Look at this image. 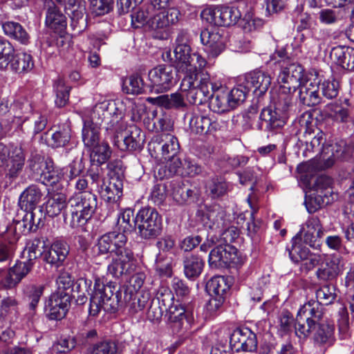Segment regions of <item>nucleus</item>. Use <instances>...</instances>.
Instances as JSON below:
<instances>
[{"label":"nucleus","mask_w":354,"mask_h":354,"mask_svg":"<svg viewBox=\"0 0 354 354\" xmlns=\"http://www.w3.org/2000/svg\"><path fill=\"white\" fill-rule=\"evenodd\" d=\"M68 200L64 194L55 193L46 201V212L50 217H55L61 213L64 218V212L68 209Z\"/></svg>","instance_id":"7c9ffc66"},{"label":"nucleus","mask_w":354,"mask_h":354,"mask_svg":"<svg viewBox=\"0 0 354 354\" xmlns=\"http://www.w3.org/2000/svg\"><path fill=\"white\" fill-rule=\"evenodd\" d=\"M202 170V167L194 160H192L189 158H185L183 160L180 176L193 177L201 174Z\"/></svg>","instance_id":"338daca9"},{"label":"nucleus","mask_w":354,"mask_h":354,"mask_svg":"<svg viewBox=\"0 0 354 354\" xmlns=\"http://www.w3.org/2000/svg\"><path fill=\"white\" fill-rule=\"evenodd\" d=\"M35 263L29 259L24 261H17L11 268V272L14 273V276L20 282L27 274L31 271Z\"/></svg>","instance_id":"e2e57ef3"},{"label":"nucleus","mask_w":354,"mask_h":354,"mask_svg":"<svg viewBox=\"0 0 354 354\" xmlns=\"http://www.w3.org/2000/svg\"><path fill=\"white\" fill-rule=\"evenodd\" d=\"M308 83H301L298 88V99L301 104L307 106H315L322 102V97L319 95L320 77L319 72L316 70V75Z\"/></svg>","instance_id":"6ab92c4d"},{"label":"nucleus","mask_w":354,"mask_h":354,"mask_svg":"<svg viewBox=\"0 0 354 354\" xmlns=\"http://www.w3.org/2000/svg\"><path fill=\"white\" fill-rule=\"evenodd\" d=\"M249 91H253L257 95H262L266 93L271 85V77L266 72L254 70L246 73L241 78Z\"/></svg>","instance_id":"aec40b11"},{"label":"nucleus","mask_w":354,"mask_h":354,"mask_svg":"<svg viewBox=\"0 0 354 354\" xmlns=\"http://www.w3.org/2000/svg\"><path fill=\"white\" fill-rule=\"evenodd\" d=\"M43 247V241L40 239L35 238L27 243L24 255L27 253L26 259L35 263V260L42 254Z\"/></svg>","instance_id":"4d7b16f0"},{"label":"nucleus","mask_w":354,"mask_h":354,"mask_svg":"<svg viewBox=\"0 0 354 354\" xmlns=\"http://www.w3.org/2000/svg\"><path fill=\"white\" fill-rule=\"evenodd\" d=\"M10 66V68L17 73H27L33 69L35 63L30 54L19 53L15 55Z\"/></svg>","instance_id":"c9c22d12"},{"label":"nucleus","mask_w":354,"mask_h":354,"mask_svg":"<svg viewBox=\"0 0 354 354\" xmlns=\"http://www.w3.org/2000/svg\"><path fill=\"white\" fill-rule=\"evenodd\" d=\"M2 29L6 35L21 44L30 43V36L24 26L18 22L8 21L2 23Z\"/></svg>","instance_id":"c85d7f7f"},{"label":"nucleus","mask_w":354,"mask_h":354,"mask_svg":"<svg viewBox=\"0 0 354 354\" xmlns=\"http://www.w3.org/2000/svg\"><path fill=\"white\" fill-rule=\"evenodd\" d=\"M136 223L139 236L142 239H153L162 232V216L153 207L141 208L136 214Z\"/></svg>","instance_id":"1a4fd4ad"},{"label":"nucleus","mask_w":354,"mask_h":354,"mask_svg":"<svg viewBox=\"0 0 354 354\" xmlns=\"http://www.w3.org/2000/svg\"><path fill=\"white\" fill-rule=\"evenodd\" d=\"M45 5L48 6L45 20L46 26L55 32L63 34L67 26L66 17L53 1H45Z\"/></svg>","instance_id":"b1692460"},{"label":"nucleus","mask_w":354,"mask_h":354,"mask_svg":"<svg viewBox=\"0 0 354 354\" xmlns=\"http://www.w3.org/2000/svg\"><path fill=\"white\" fill-rule=\"evenodd\" d=\"M225 122L214 115H197L192 113L189 120L190 131L195 134L214 135L224 127Z\"/></svg>","instance_id":"dca6fc26"},{"label":"nucleus","mask_w":354,"mask_h":354,"mask_svg":"<svg viewBox=\"0 0 354 354\" xmlns=\"http://www.w3.org/2000/svg\"><path fill=\"white\" fill-rule=\"evenodd\" d=\"M179 149L177 138L167 133L154 135L148 144V150L151 156L156 158L161 156L165 160L170 159L178 153Z\"/></svg>","instance_id":"f8f14e48"},{"label":"nucleus","mask_w":354,"mask_h":354,"mask_svg":"<svg viewBox=\"0 0 354 354\" xmlns=\"http://www.w3.org/2000/svg\"><path fill=\"white\" fill-rule=\"evenodd\" d=\"M315 326L314 321L304 317L298 311L295 319V334L299 338H306L315 328Z\"/></svg>","instance_id":"a18cd8bd"},{"label":"nucleus","mask_w":354,"mask_h":354,"mask_svg":"<svg viewBox=\"0 0 354 354\" xmlns=\"http://www.w3.org/2000/svg\"><path fill=\"white\" fill-rule=\"evenodd\" d=\"M22 221H13L9 225H14L16 228L19 226L23 227L22 233L27 234L31 232H35L39 227L42 222L41 217L36 218V214L32 210L26 211Z\"/></svg>","instance_id":"58836bf2"},{"label":"nucleus","mask_w":354,"mask_h":354,"mask_svg":"<svg viewBox=\"0 0 354 354\" xmlns=\"http://www.w3.org/2000/svg\"><path fill=\"white\" fill-rule=\"evenodd\" d=\"M19 236L20 234L16 232L14 225H8L6 230L0 234V263L12 260Z\"/></svg>","instance_id":"412c9836"},{"label":"nucleus","mask_w":354,"mask_h":354,"mask_svg":"<svg viewBox=\"0 0 354 354\" xmlns=\"http://www.w3.org/2000/svg\"><path fill=\"white\" fill-rule=\"evenodd\" d=\"M227 189V183L222 178H212L207 184V191L212 198H218L225 195Z\"/></svg>","instance_id":"3c124183"},{"label":"nucleus","mask_w":354,"mask_h":354,"mask_svg":"<svg viewBox=\"0 0 354 354\" xmlns=\"http://www.w3.org/2000/svg\"><path fill=\"white\" fill-rule=\"evenodd\" d=\"M322 95L328 100H332L337 97L339 91V83L335 80H325L323 82L320 80L319 85Z\"/></svg>","instance_id":"5fc2aeb1"},{"label":"nucleus","mask_w":354,"mask_h":354,"mask_svg":"<svg viewBox=\"0 0 354 354\" xmlns=\"http://www.w3.org/2000/svg\"><path fill=\"white\" fill-rule=\"evenodd\" d=\"M318 328L314 334V341L319 346L328 348L335 342V325L332 321L326 320L317 324Z\"/></svg>","instance_id":"a878e982"},{"label":"nucleus","mask_w":354,"mask_h":354,"mask_svg":"<svg viewBox=\"0 0 354 354\" xmlns=\"http://www.w3.org/2000/svg\"><path fill=\"white\" fill-rule=\"evenodd\" d=\"M230 344L235 353H257L258 339L256 333L249 328H236L232 333Z\"/></svg>","instance_id":"2eb2a0df"},{"label":"nucleus","mask_w":354,"mask_h":354,"mask_svg":"<svg viewBox=\"0 0 354 354\" xmlns=\"http://www.w3.org/2000/svg\"><path fill=\"white\" fill-rule=\"evenodd\" d=\"M151 92L165 93L176 83V71L170 66L159 65L149 71L148 73Z\"/></svg>","instance_id":"ddd939ff"},{"label":"nucleus","mask_w":354,"mask_h":354,"mask_svg":"<svg viewBox=\"0 0 354 354\" xmlns=\"http://www.w3.org/2000/svg\"><path fill=\"white\" fill-rule=\"evenodd\" d=\"M53 89L56 96V106L59 108L64 106L68 101L71 86H67L65 81L59 77L54 82Z\"/></svg>","instance_id":"49530a36"},{"label":"nucleus","mask_w":354,"mask_h":354,"mask_svg":"<svg viewBox=\"0 0 354 354\" xmlns=\"http://www.w3.org/2000/svg\"><path fill=\"white\" fill-rule=\"evenodd\" d=\"M117 346L113 342L102 341L88 346L86 354H115Z\"/></svg>","instance_id":"864d4df0"},{"label":"nucleus","mask_w":354,"mask_h":354,"mask_svg":"<svg viewBox=\"0 0 354 354\" xmlns=\"http://www.w3.org/2000/svg\"><path fill=\"white\" fill-rule=\"evenodd\" d=\"M44 312L49 319L60 320L66 316L68 310L66 308L45 302Z\"/></svg>","instance_id":"774afa93"},{"label":"nucleus","mask_w":354,"mask_h":354,"mask_svg":"<svg viewBox=\"0 0 354 354\" xmlns=\"http://www.w3.org/2000/svg\"><path fill=\"white\" fill-rule=\"evenodd\" d=\"M71 295L69 292H64L63 289L56 290L50 295L46 302L59 306L68 310L71 305Z\"/></svg>","instance_id":"6e6d98bb"},{"label":"nucleus","mask_w":354,"mask_h":354,"mask_svg":"<svg viewBox=\"0 0 354 354\" xmlns=\"http://www.w3.org/2000/svg\"><path fill=\"white\" fill-rule=\"evenodd\" d=\"M336 297V288L330 284L324 285L316 291V301L322 305H329L333 303Z\"/></svg>","instance_id":"603ef678"},{"label":"nucleus","mask_w":354,"mask_h":354,"mask_svg":"<svg viewBox=\"0 0 354 354\" xmlns=\"http://www.w3.org/2000/svg\"><path fill=\"white\" fill-rule=\"evenodd\" d=\"M221 87L220 81L213 82L208 73L185 75L180 83V90L187 92V100L192 104L201 105L210 98V91Z\"/></svg>","instance_id":"39448f33"},{"label":"nucleus","mask_w":354,"mask_h":354,"mask_svg":"<svg viewBox=\"0 0 354 354\" xmlns=\"http://www.w3.org/2000/svg\"><path fill=\"white\" fill-rule=\"evenodd\" d=\"M243 1H239L236 6H220L205 9L201 12V17L211 25L217 26H230L234 25L245 15L248 14V9L243 10Z\"/></svg>","instance_id":"6e6552de"},{"label":"nucleus","mask_w":354,"mask_h":354,"mask_svg":"<svg viewBox=\"0 0 354 354\" xmlns=\"http://www.w3.org/2000/svg\"><path fill=\"white\" fill-rule=\"evenodd\" d=\"M263 108L259 115V122L257 124L259 130L272 131L281 128L286 124L288 113L292 108L287 111H282L276 109Z\"/></svg>","instance_id":"a211bd4d"},{"label":"nucleus","mask_w":354,"mask_h":354,"mask_svg":"<svg viewBox=\"0 0 354 354\" xmlns=\"http://www.w3.org/2000/svg\"><path fill=\"white\" fill-rule=\"evenodd\" d=\"M154 268L156 273L162 277H169L172 274L171 261L159 254L156 259Z\"/></svg>","instance_id":"bf43d9fd"},{"label":"nucleus","mask_w":354,"mask_h":354,"mask_svg":"<svg viewBox=\"0 0 354 354\" xmlns=\"http://www.w3.org/2000/svg\"><path fill=\"white\" fill-rule=\"evenodd\" d=\"M238 262L237 249L231 245L220 244L209 254L208 263L212 268H225Z\"/></svg>","instance_id":"f3484780"},{"label":"nucleus","mask_w":354,"mask_h":354,"mask_svg":"<svg viewBox=\"0 0 354 354\" xmlns=\"http://www.w3.org/2000/svg\"><path fill=\"white\" fill-rule=\"evenodd\" d=\"M50 163V161L48 162L40 155H31L28 160V167L31 171L32 178L37 180L44 170L48 169V166Z\"/></svg>","instance_id":"c03bdc74"},{"label":"nucleus","mask_w":354,"mask_h":354,"mask_svg":"<svg viewBox=\"0 0 354 354\" xmlns=\"http://www.w3.org/2000/svg\"><path fill=\"white\" fill-rule=\"evenodd\" d=\"M250 91L246 88L245 84L242 82L240 78L239 82L230 91L226 89L228 100L231 109H234L241 105L246 99L247 95Z\"/></svg>","instance_id":"ea45409f"},{"label":"nucleus","mask_w":354,"mask_h":354,"mask_svg":"<svg viewBox=\"0 0 354 354\" xmlns=\"http://www.w3.org/2000/svg\"><path fill=\"white\" fill-rule=\"evenodd\" d=\"M349 13L348 8L322 9L319 13V21L324 24H334L346 19Z\"/></svg>","instance_id":"f704fd0d"},{"label":"nucleus","mask_w":354,"mask_h":354,"mask_svg":"<svg viewBox=\"0 0 354 354\" xmlns=\"http://www.w3.org/2000/svg\"><path fill=\"white\" fill-rule=\"evenodd\" d=\"M116 227L120 231L119 233L129 234L134 231L137 225L133 212L131 209H127L118 215Z\"/></svg>","instance_id":"e433bc0d"},{"label":"nucleus","mask_w":354,"mask_h":354,"mask_svg":"<svg viewBox=\"0 0 354 354\" xmlns=\"http://www.w3.org/2000/svg\"><path fill=\"white\" fill-rule=\"evenodd\" d=\"M341 257L337 254L324 256L322 263L316 271V277L324 282L335 279L340 273Z\"/></svg>","instance_id":"4be33fe9"},{"label":"nucleus","mask_w":354,"mask_h":354,"mask_svg":"<svg viewBox=\"0 0 354 354\" xmlns=\"http://www.w3.org/2000/svg\"><path fill=\"white\" fill-rule=\"evenodd\" d=\"M42 194L35 185L28 186L20 195L19 204L26 211L33 210L39 203Z\"/></svg>","instance_id":"473e14b6"},{"label":"nucleus","mask_w":354,"mask_h":354,"mask_svg":"<svg viewBox=\"0 0 354 354\" xmlns=\"http://www.w3.org/2000/svg\"><path fill=\"white\" fill-rule=\"evenodd\" d=\"M323 306L317 301L311 300L300 308L299 312L304 317L314 321V324L317 325L318 323L326 321L322 320L324 315Z\"/></svg>","instance_id":"4c0bfd02"},{"label":"nucleus","mask_w":354,"mask_h":354,"mask_svg":"<svg viewBox=\"0 0 354 354\" xmlns=\"http://www.w3.org/2000/svg\"><path fill=\"white\" fill-rule=\"evenodd\" d=\"M183 272L189 280H195L203 272L205 261L198 254H187L183 257Z\"/></svg>","instance_id":"cd10ccee"},{"label":"nucleus","mask_w":354,"mask_h":354,"mask_svg":"<svg viewBox=\"0 0 354 354\" xmlns=\"http://www.w3.org/2000/svg\"><path fill=\"white\" fill-rule=\"evenodd\" d=\"M29 120L33 124V128L31 132L32 137L35 136L37 134L44 130L48 124V118L46 115L37 112L32 113L29 118Z\"/></svg>","instance_id":"69168bd1"},{"label":"nucleus","mask_w":354,"mask_h":354,"mask_svg":"<svg viewBox=\"0 0 354 354\" xmlns=\"http://www.w3.org/2000/svg\"><path fill=\"white\" fill-rule=\"evenodd\" d=\"M187 39L186 32L179 33L176 39V46L174 51L176 68L183 76L198 73L197 68L203 71L207 64L205 58L197 53H192L190 46L186 42Z\"/></svg>","instance_id":"0eeeda50"},{"label":"nucleus","mask_w":354,"mask_h":354,"mask_svg":"<svg viewBox=\"0 0 354 354\" xmlns=\"http://www.w3.org/2000/svg\"><path fill=\"white\" fill-rule=\"evenodd\" d=\"M71 138L70 129L59 128L51 135L50 138L47 141V145L52 148L64 147L69 143Z\"/></svg>","instance_id":"09e8293b"},{"label":"nucleus","mask_w":354,"mask_h":354,"mask_svg":"<svg viewBox=\"0 0 354 354\" xmlns=\"http://www.w3.org/2000/svg\"><path fill=\"white\" fill-rule=\"evenodd\" d=\"M167 322L173 330L179 333L187 331L192 327L194 317L192 311L186 309L178 300L166 310Z\"/></svg>","instance_id":"4468645a"},{"label":"nucleus","mask_w":354,"mask_h":354,"mask_svg":"<svg viewBox=\"0 0 354 354\" xmlns=\"http://www.w3.org/2000/svg\"><path fill=\"white\" fill-rule=\"evenodd\" d=\"M200 38L209 58H216L225 48V39L218 32L204 30L201 31Z\"/></svg>","instance_id":"5701e85b"},{"label":"nucleus","mask_w":354,"mask_h":354,"mask_svg":"<svg viewBox=\"0 0 354 354\" xmlns=\"http://www.w3.org/2000/svg\"><path fill=\"white\" fill-rule=\"evenodd\" d=\"M147 101L166 109H179L186 106L183 96L178 92L169 95L164 94L156 97H149Z\"/></svg>","instance_id":"bb28decb"},{"label":"nucleus","mask_w":354,"mask_h":354,"mask_svg":"<svg viewBox=\"0 0 354 354\" xmlns=\"http://www.w3.org/2000/svg\"><path fill=\"white\" fill-rule=\"evenodd\" d=\"M231 285L227 278L223 276H215L209 280L206 284V290L210 297H223L226 298Z\"/></svg>","instance_id":"72a5a7b5"},{"label":"nucleus","mask_w":354,"mask_h":354,"mask_svg":"<svg viewBox=\"0 0 354 354\" xmlns=\"http://www.w3.org/2000/svg\"><path fill=\"white\" fill-rule=\"evenodd\" d=\"M315 75L316 69L306 71L295 61L280 69L277 77L279 86L271 92V100L276 109L287 111L292 108L294 94L301 84L308 83Z\"/></svg>","instance_id":"20e7f679"},{"label":"nucleus","mask_w":354,"mask_h":354,"mask_svg":"<svg viewBox=\"0 0 354 354\" xmlns=\"http://www.w3.org/2000/svg\"><path fill=\"white\" fill-rule=\"evenodd\" d=\"M270 62L274 64L278 65L279 70L283 66L295 62L294 59L283 47L277 48L275 51L270 55Z\"/></svg>","instance_id":"13d9d810"},{"label":"nucleus","mask_w":354,"mask_h":354,"mask_svg":"<svg viewBox=\"0 0 354 354\" xmlns=\"http://www.w3.org/2000/svg\"><path fill=\"white\" fill-rule=\"evenodd\" d=\"M156 299L157 300V304L165 311L176 304L172 292L169 288L164 287L158 290Z\"/></svg>","instance_id":"052dcab7"},{"label":"nucleus","mask_w":354,"mask_h":354,"mask_svg":"<svg viewBox=\"0 0 354 354\" xmlns=\"http://www.w3.org/2000/svg\"><path fill=\"white\" fill-rule=\"evenodd\" d=\"M124 118L117 127H113L114 135L112 142L121 151H140L144 147L145 134L136 125L129 126L124 133L118 130L124 127Z\"/></svg>","instance_id":"9d476101"},{"label":"nucleus","mask_w":354,"mask_h":354,"mask_svg":"<svg viewBox=\"0 0 354 354\" xmlns=\"http://www.w3.org/2000/svg\"><path fill=\"white\" fill-rule=\"evenodd\" d=\"M125 106L122 102L104 99L97 102L91 113V120H85L82 128V141L86 147L100 142V126L103 122L106 129L113 130L124 118Z\"/></svg>","instance_id":"7ed1b4c3"},{"label":"nucleus","mask_w":354,"mask_h":354,"mask_svg":"<svg viewBox=\"0 0 354 354\" xmlns=\"http://www.w3.org/2000/svg\"><path fill=\"white\" fill-rule=\"evenodd\" d=\"M114 0H91V12L96 16L109 13L113 8Z\"/></svg>","instance_id":"0e129e2a"},{"label":"nucleus","mask_w":354,"mask_h":354,"mask_svg":"<svg viewBox=\"0 0 354 354\" xmlns=\"http://www.w3.org/2000/svg\"><path fill=\"white\" fill-rule=\"evenodd\" d=\"M151 11L150 8L147 6L146 9L142 8L132 13L131 15L132 26L135 28H139L142 27L147 23L151 24V19L152 16L150 14Z\"/></svg>","instance_id":"680f3d73"},{"label":"nucleus","mask_w":354,"mask_h":354,"mask_svg":"<svg viewBox=\"0 0 354 354\" xmlns=\"http://www.w3.org/2000/svg\"><path fill=\"white\" fill-rule=\"evenodd\" d=\"M173 198L180 205L194 202L197 198V191L192 189L183 181L176 182L172 185Z\"/></svg>","instance_id":"c756f323"},{"label":"nucleus","mask_w":354,"mask_h":354,"mask_svg":"<svg viewBox=\"0 0 354 354\" xmlns=\"http://www.w3.org/2000/svg\"><path fill=\"white\" fill-rule=\"evenodd\" d=\"M332 179L326 176L317 178L310 189V194L306 196L305 205L310 214L315 212L324 205L330 203Z\"/></svg>","instance_id":"9b49d317"},{"label":"nucleus","mask_w":354,"mask_h":354,"mask_svg":"<svg viewBox=\"0 0 354 354\" xmlns=\"http://www.w3.org/2000/svg\"><path fill=\"white\" fill-rule=\"evenodd\" d=\"M69 253V246L66 241H55L46 251L43 253L45 262L55 267H59Z\"/></svg>","instance_id":"393cba45"},{"label":"nucleus","mask_w":354,"mask_h":354,"mask_svg":"<svg viewBox=\"0 0 354 354\" xmlns=\"http://www.w3.org/2000/svg\"><path fill=\"white\" fill-rule=\"evenodd\" d=\"M122 88L128 94H141L145 91L144 81L140 75H132L124 81Z\"/></svg>","instance_id":"8fccbe9b"},{"label":"nucleus","mask_w":354,"mask_h":354,"mask_svg":"<svg viewBox=\"0 0 354 354\" xmlns=\"http://www.w3.org/2000/svg\"><path fill=\"white\" fill-rule=\"evenodd\" d=\"M91 162L97 165H102L107 162L112 153V151L106 142H99L91 147Z\"/></svg>","instance_id":"79ce46f5"},{"label":"nucleus","mask_w":354,"mask_h":354,"mask_svg":"<svg viewBox=\"0 0 354 354\" xmlns=\"http://www.w3.org/2000/svg\"><path fill=\"white\" fill-rule=\"evenodd\" d=\"M97 207V196L91 192H80L68 199L64 212V222L72 228L84 225L91 218Z\"/></svg>","instance_id":"423d86ee"},{"label":"nucleus","mask_w":354,"mask_h":354,"mask_svg":"<svg viewBox=\"0 0 354 354\" xmlns=\"http://www.w3.org/2000/svg\"><path fill=\"white\" fill-rule=\"evenodd\" d=\"M15 55L12 44L7 39H0V70H5L10 65Z\"/></svg>","instance_id":"de8ad7c7"},{"label":"nucleus","mask_w":354,"mask_h":354,"mask_svg":"<svg viewBox=\"0 0 354 354\" xmlns=\"http://www.w3.org/2000/svg\"><path fill=\"white\" fill-rule=\"evenodd\" d=\"M210 97L209 106L212 111L224 113L232 110L226 93V88L223 87L222 84L219 88L210 91Z\"/></svg>","instance_id":"2f4dec72"},{"label":"nucleus","mask_w":354,"mask_h":354,"mask_svg":"<svg viewBox=\"0 0 354 354\" xmlns=\"http://www.w3.org/2000/svg\"><path fill=\"white\" fill-rule=\"evenodd\" d=\"M127 237L122 233L111 232L101 236L92 248L93 257L114 254L107 270L115 278L131 274L136 268L132 250L127 247Z\"/></svg>","instance_id":"f03ea898"},{"label":"nucleus","mask_w":354,"mask_h":354,"mask_svg":"<svg viewBox=\"0 0 354 354\" xmlns=\"http://www.w3.org/2000/svg\"><path fill=\"white\" fill-rule=\"evenodd\" d=\"M152 300L149 291L142 290L140 292H134L132 299L128 303L131 312L136 313L148 308Z\"/></svg>","instance_id":"37998d69"},{"label":"nucleus","mask_w":354,"mask_h":354,"mask_svg":"<svg viewBox=\"0 0 354 354\" xmlns=\"http://www.w3.org/2000/svg\"><path fill=\"white\" fill-rule=\"evenodd\" d=\"M301 239L297 234L292 238L291 248L288 249L289 257L294 263L303 262V260L306 259L311 253L307 247L300 243Z\"/></svg>","instance_id":"a19ab883"},{"label":"nucleus","mask_w":354,"mask_h":354,"mask_svg":"<svg viewBox=\"0 0 354 354\" xmlns=\"http://www.w3.org/2000/svg\"><path fill=\"white\" fill-rule=\"evenodd\" d=\"M145 275L137 272L129 279V287L118 288L113 283L104 284L100 278L95 279L93 292L91 295L88 313L90 316L96 317L104 310L113 313L118 309L120 303L129 302L134 295L142 286Z\"/></svg>","instance_id":"f257e3e1"}]
</instances>
